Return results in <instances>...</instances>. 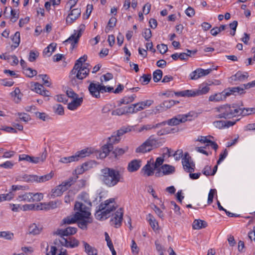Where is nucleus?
<instances>
[{
	"label": "nucleus",
	"instance_id": "obj_38",
	"mask_svg": "<svg viewBox=\"0 0 255 255\" xmlns=\"http://www.w3.org/2000/svg\"><path fill=\"white\" fill-rule=\"evenodd\" d=\"M106 203H101L98 207V209L96 211L95 216L96 219L99 220H101L102 218H100L101 216H102V214H101L102 212L106 210Z\"/></svg>",
	"mask_w": 255,
	"mask_h": 255
},
{
	"label": "nucleus",
	"instance_id": "obj_29",
	"mask_svg": "<svg viewBox=\"0 0 255 255\" xmlns=\"http://www.w3.org/2000/svg\"><path fill=\"white\" fill-rule=\"evenodd\" d=\"M83 243L85 251L88 255H97V251L96 248L90 246L89 244L84 241L83 242Z\"/></svg>",
	"mask_w": 255,
	"mask_h": 255
},
{
	"label": "nucleus",
	"instance_id": "obj_16",
	"mask_svg": "<svg viewBox=\"0 0 255 255\" xmlns=\"http://www.w3.org/2000/svg\"><path fill=\"white\" fill-rule=\"evenodd\" d=\"M82 217L81 213L77 211L75 214L67 216L63 219V223L65 224H71L75 223L77 222L78 219Z\"/></svg>",
	"mask_w": 255,
	"mask_h": 255
},
{
	"label": "nucleus",
	"instance_id": "obj_52",
	"mask_svg": "<svg viewBox=\"0 0 255 255\" xmlns=\"http://www.w3.org/2000/svg\"><path fill=\"white\" fill-rule=\"evenodd\" d=\"M53 110L54 112L59 115H63L64 114V108L60 104H56L54 106Z\"/></svg>",
	"mask_w": 255,
	"mask_h": 255
},
{
	"label": "nucleus",
	"instance_id": "obj_51",
	"mask_svg": "<svg viewBox=\"0 0 255 255\" xmlns=\"http://www.w3.org/2000/svg\"><path fill=\"white\" fill-rule=\"evenodd\" d=\"M25 75L29 77L32 78L34 76L36 75L37 74V72L35 70H33L31 68H26L23 71Z\"/></svg>",
	"mask_w": 255,
	"mask_h": 255
},
{
	"label": "nucleus",
	"instance_id": "obj_1",
	"mask_svg": "<svg viewBox=\"0 0 255 255\" xmlns=\"http://www.w3.org/2000/svg\"><path fill=\"white\" fill-rule=\"evenodd\" d=\"M100 179L108 187H113L118 183L123 182V177L120 171L112 168L106 167L101 169Z\"/></svg>",
	"mask_w": 255,
	"mask_h": 255
},
{
	"label": "nucleus",
	"instance_id": "obj_10",
	"mask_svg": "<svg viewBox=\"0 0 255 255\" xmlns=\"http://www.w3.org/2000/svg\"><path fill=\"white\" fill-rule=\"evenodd\" d=\"M105 203H106V210L102 212L101 214H102V216L100 217V218H104L107 219L109 216V214L114 210H116L117 208V205L115 201L114 198H111L108 200L105 201Z\"/></svg>",
	"mask_w": 255,
	"mask_h": 255
},
{
	"label": "nucleus",
	"instance_id": "obj_40",
	"mask_svg": "<svg viewBox=\"0 0 255 255\" xmlns=\"http://www.w3.org/2000/svg\"><path fill=\"white\" fill-rule=\"evenodd\" d=\"M41 246L43 247H46V255H56L57 251L58 249L55 246H50V250L49 252H48V245L47 243H43L41 244Z\"/></svg>",
	"mask_w": 255,
	"mask_h": 255
},
{
	"label": "nucleus",
	"instance_id": "obj_11",
	"mask_svg": "<svg viewBox=\"0 0 255 255\" xmlns=\"http://www.w3.org/2000/svg\"><path fill=\"white\" fill-rule=\"evenodd\" d=\"M123 209L122 208L118 209L115 213L113 218L110 221L111 225L116 228L120 227L123 220Z\"/></svg>",
	"mask_w": 255,
	"mask_h": 255
},
{
	"label": "nucleus",
	"instance_id": "obj_21",
	"mask_svg": "<svg viewBox=\"0 0 255 255\" xmlns=\"http://www.w3.org/2000/svg\"><path fill=\"white\" fill-rule=\"evenodd\" d=\"M175 105L174 100H171L168 101H165L156 107V110L159 112L163 111L167 109L170 108L172 106Z\"/></svg>",
	"mask_w": 255,
	"mask_h": 255
},
{
	"label": "nucleus",
	"instance_id": "obj_62",
	"mask_svg": "<svg viewBox=\"0 0 255 255\" xmlns=\"http://www.w3.org/2000/svg\"><path fill=\"white\" fill-rule=\"evenodd\" d=\"M0 237L7 240H11L13 237V234L9 232H0Z\"/></svg>",
	"mask_w": 255,
	"mask_h": 255
},
{
	"label": "nucleus",
	"instance_id": "obj_45",
	"mask_svg": "<svg viewBox=\"0 0 255 255\" xmlns=\"http://www.w3.org/2000/svg\"><path fill=\"white\" fill-rule=\"evenodd\" d=\"M181 115L182 116V120H184V123L187 121H191L192 118L197 117V114L194 112H190L188 114Z\"/></svg>",
	"mask_w": 255,
	"mask_h": 255
},
{
	"label": "nucleus",
	"instance_id": "obj_6",
	"mask_svg": "<svg viewBox=\"0 0 255 255\" xmlns=\"http://www.w3.org/2000/svg\"><path fill=\"white\" fill-rule=\"evenodd\" d=\"M78 176L76 177H70L67 180L63 182L61 184L58 185L56 188L52 190V196L58 197L61 196L62 193L66 191L69 187L73 184L78 178Z\"/></svg>",
	"mask_w": 255,
	"mask_h": 255
},
{
	"label": "nucleus",
	"instance_id": "obj_23",
	"mask_svg": "<svg viewBox=\"0 0 255 255\" xmlns=\"http://www.w3.org/2000/svg\"><path fill=\"white\" fill-rule=\"evenodd\" d=\"M162 123H165V125L168 124L169 126H176L180 123H184V120H182V116L178 115L173 118L168 120L167 121H164Z\"/></svg>",
	"mask_w": 255,
	"mask_h": 255
},
{
	"label": "nucleus",
	"instance_id": "obj_30",
	"mask_svg": "<svg viewBox=\"0 0 255 255\" xmlns=\"http://www.w3.org/2000/svg\"><path fill=\"white\" fill-rule=\"evenodd\" d=\"M153 103V100H147L145 101L135 104V105H137V107L136 108L137 112L143 110L146 107H149Z\"/></svg>",
	"mask_w": 255,
	"mask_h": 255
},
{
	"label": "nucleus",
	"instance_id": "obj_22",
	"mask_svg": "<svg viewBox=\"0 0 255 255\" xmlns=\"http://www.w3.org/2000/svg\"><path fill=\"white\" fill-rule=\"evenodd\" d=\"M128 147L127 146H124L123 148L117 147L114 148L112 150V154L116 159H119L121 156L128 152Z\"/></svg>",
	"mask_w": 255,
	"mask_h": 255
},
{
	"label": "nucleus",
	"instance_id": "obj_46",
	"mask_svg": "<svg viewBox=\"0 0 255 255\" xmlns=\"http://www.w3.org/2000/svg\"><path fill=\"white\" fill-rule=\"evenodd\" d=\"M76 153L78 154L79 159H80L81 158L89 156L92 152L90 149L86 148L77 151Z\"/></svg>",
	"mask_w": 255,
	"mask_h": 255
},
{
	"label": "nucleus",
	"instance_id": "obj_17",
	"mask_svg": "<svg viewBox=\"0 0 255 255\" xmlns=\"http://www.w3.org/2000/svg\"><path fill=\"white\" fill-rule=\"evenodd\" d=\"M77 229L75 227H68L65 229H59L56 234L60 236V239L64 236H68L70 235H74L76 233Z\"/></svg>",
	"mask_w": 255,
	"mask_h": 255
},
{
	"label": "nucleus",
	"instance_id": "obj_54",
	"mask_svg": "<svg viewBox=\"0 0 255 255\" xmlns=\"http://www.w3.org/2000/svg\"><path fill=\"white\" fill-rule=\"evenodd\" d=\"M31 197H32V202H38L41 201L43 198V195L42 193H31Z\"/></svg>",
	"mask_w": 255,
	"mask_h": 255
},
{
	"label": "nucleus",
	"instance_id": "obj_50",
	"mask_svg": "<svg viewBox=\"0 0 255 255\" xmlns=\"http://www.w3.org/2000/svg\"><path fill=\"white\" fill-rule=\"evenodd\" d=\"M162 77V71L160 69L155 70L153 73V79L154 82H159Z\"/></svg>",
	"mask_w": 255,
	"mask_h": 255
},
{
	"label": "nucleus",
	"instance_id": "obj_53",
	"mask_svg": "<svg viewBox=\"0 0 255 255\" xmlns=\"http://www.w3.org/2000/svg\"><path fill=\"white\" fill-rule=\"evenodd\" d=\"M164 158L163 156L162 157H158L156 159L155 162L152 163L153 166H154L155 171H156L157 169L160 167L159 166L163 164Z\"/></svg>",
	"mask_w": 255,
	"mask_h": 255
},
{
	"label": "nucleus",
	"instance_id": "obj_60",
	"mask_svg": "<svg viewBox=\"0 0 255 255\" xmlns=\"http://www.w3.org/2000/svg\"><path fill=\"white\" fill-rule=\"evenodd\" d=\"M142 34L146 41H148L152 36L151 31L149 28L144 29Z\"/></svg>",
	"mask_w": 255,
	"mask_h": 255
},
{
	"label": "nucleus",
	"instance_id": "obj_31",
	"mask_svg": "<svg viewBox=\"0 0 255 255\" xmlns=\"http://www.w3.org/2000/svg\"><path fill=\"white\" fill-rule=\"evenodd\" d=\"M238 110H240L238 116L244 117L255 114V108H238Z\"/></svg>",
	"mask_w": 255,
	"mask_h": 255
},
{
	"label": "nucleus",
	"instance_id": "obj_63",
	"mask_svg": "<svg viewBox=\"0 0 255 255\" xmlns=\"http://www.w3.org/2000/svg\"><path fill=\"white\" fill-rule=\"evenodd\" d=\"M173 130V129H171L169 128H164L161 129L160 130L158 131L157 132V134L158 136L165 135V134L171 133V131Z\"/></svg>",
	"mask_w": 255,
	"mask_h": 255
},
{
	"label": "nucleus",
	"instance_id": "obj_26",
	"mask_svg": "<svg viewBox=\"0 0 255 255\" xmlns=\"http://www.w3.org/2000/svg\"><path fill=\"white\" fill-rule=\"evenodd\" d=\"M154 170L155 169L154 166L152 167L151 166V160L147 161V164L142 168V171L147 176H150L153 175L154 173L155 174V172H154Z\"/></svg>",
	"mask_w": 255,
	"mask_h": 255
},
{
	"label": "nucleus",
	"instance_id": "obj_14",
	"mask_svg": "<svg viewBox=\"0 0 255 255\" xmlns=\"http://www.w3.org/2000/svg\"><path fill=\"white\" fill-rule=\"evenodd\" d=\"M99 87V83L98 82L97 83H95L94 82L90 83L88 87V90L93 97L97 99L101 97Z\"/></svg>",
	"mask_w": 255,
	"mask_h": 255
},
{
	"label": "nucleus",
	"instance_id": "obj_49",
	"mask_svg": "<svg viewBox=\"0 0 255 255\" xmlns=\"http://www.w3.org/2000/svg\"><path fill=\"white\" fill-rule=\"evenodd\" d=\"M137 107V105L132 104L130 106H126L124 107V109L125 111V114H133L137 112V110L136 108Z\"/></svg>",
	"mask_w": 255,
	"mask_h": 255
},
{
	"label": "nucleus",
	"instance_id": "obj_64",
	"mask_svg": "<svg viewBox=\"0 0 255 255\" xmlns=\"http://www.w3.org/2000/svg\"><path fill=\"white\" fill-rule=\"evenodd\" d=\"M1 202L6 200H10L13 197V194L10 192L8 194H0Z\"/></svg>",
	"mask_w": 255,
	"mask_h": 255
},
{
	"label": "nucleus",
	"instance_id": "obj_13",
	"mask_svg": "<svg viewBox=\"0 0 255 255\" xmlns=\"http://www.w3.org/2000/svg\"><path fill=\"white\" fill-rule=\"evenodd\" d=\"M70 13L68 15L66 19V22L67 24H71L73 23L81 14V9L80 8L70 9Z\"/></svg>",
	"mask_w": 255,
	"mask_h": 255
},
{
	"label": "nucleus",
	"instance_id": "obj_41",
	"mask_svg": "<svg viewBox=\"0 0 255 255\" xmlns=\"http://www.w3.org/2000/svg\"><path fill=\"white\" fill-rule=\"evenodd\" d=\"M11 39L12 41L14 43V45H12L11 47H13L14 48L17 47L20 41V32L18 31L16 32L11 37Z\"/></svg>",
	"mask_w": 255,
	"mask_h": 255
},
{
	"label": "nucleus",
	"instance_id": "obj_32",
	"mask_svg": "<svg viewBox=\"0 0 255 255\" xmlns=\"http://www.w3.org/2000/svg\"><path fill=\"white\" fill-rule=\"evenodd\" d=\"M165 126V123H159L155 125H152V124H148L143 125L142 126L140 129L139 131H142L144 130H150L152 128H158L161 126Z\"/></svg>",
	"mask_w": 255,
	"mask_h": 255
},
{
	"label": "nucleus",
	"instance_id": "obj_44",
	"mask_svg": "<svg viewBox=\"0 0 255 255\" xmlns=\"http://www.w3.org/2000/svg\"><path fill=\"white\" fill-rule=\"evenodd\" d=\"M56 44L55 43H51L49 44L46 48H45L43 51V54L45 55H48L50 56L53 52H54L56 49Z\"/></svg>",
	"mask_w": 255,
	"mask_h": 255
},
{
	"label": "nucleus",
	"instance_id": "obj_33",
	"mask_svg": "<svg viewBox=\"0 0 255 255\" xmlns=\"http://www.w3.org/2000/svg\"><path fill=\"white\" fill-rule=\"evenodd\" d=\"M203 69L198 68L192 72L190 74V78L192 80H197L203 76H204Z\"/></svg>",
	"mask_w": 255,
	"mask_h": 255
},
{
	"label": "nucleus",
	"instance_id": "obj_2",
	"mask_svg": "<svg viewBox=\"0 0 255 255\" xmlns=\"http://www.w3.org/2000/svg\"><path fill=\"white\" fill-rule=\"evenodd\" d=\"M89 209V207L84 205L82 203L77 201L75 203L74 210L80 211L82 216V217L77 221L78 226L83 230H87L88 224L93 222Z\"/></svg>",
	"mask_w": 255,
	"mask_h": 255
},
{
	"label": "nucleus",
	"instance_id": "obj_58",
	"mask_svg": "<svg viewBox=\"0 0 255 255\" xmlns=\"http://www.w3.org/2000/svg\"><path fill=\"white\" fill-rule=\"evenodd\" d=\"M59 204H60V202L59 201H51L48 203H46V205H47L46 207L48 208L46 209V210L56 208L57 205Z\"/></svg>",
	"mask_w": 255,
	"mask_h": 255
},
{
	"label": "nucleus",
	"instance_id": "obj_36",
	"mask_svg": "<svg viewBox=\"0 0 255 255\" xmlns=\"http://www.w3.org/2000/svg\"><path fill=\"white\" fill-rule=\"evenodd\" d=\"M42 228L41 227L38 226L35 224H32L29 227V233L33 235L39 234L41 231Z\"/></svg>",
	"mask_w": 255,
	"mask_h": 255
},
{
	"label": "nucleus",
	"instance_id": "obj_3",
	"mask_svg": "<svg viewBox=\"0 0 255 255\" xmlns=\"http://www.w3.org/2000/svg\"><path fill=\"white\" fill-rule=\"evenodd\" d=\"M219 114L216 116L218 119H231L238 116L240 110L236 105H225L215 108Z\"/></svg>",
	"mask_w": 255,
	"mask_h": 255
},
{
	"label": "nucleus",
	"instance_id": "obj_5",
	"mask_svg": "<svg viewBox=\"0 0 255 255\" xmlns=\"http://www.w3.org/2000/svg\"><path fill=\"white\" fill-rule=\"evenodd\" d=\"M162 145L158 139L154 138L153 135L149 137L143 143L135 149L136 153H145L157 148Z\"/></svg>",
	"mask_w": 255,
	"mask_h": 255
},
{
	"label": "nucleus",
	"instance_id": "obj_19",
	"mask_svg": "<svg viewBox=\"0 0 255 255\" xmlns=\"http://www.w3.org/2000/svg\"><path fill=\"white\" fill-rule=\"evenodd\" d=\"M76 34L77 32L76 30H75L74 33L63 42L65 44H67V43L71 44L72 49H73L76 47V45L78 43L80 38L79 35H76Z\"/></svg>",
	"mask_w": 255,
	"mask_h": 255
},
{
	"label": "nucleus",
	"instance_id": "obj_55",
	"mask_svg": "<svg viewBox=\"0 0 255 255\" xmlns=\"http://www.w3.org/2000/svg\"><path fill=\"white\" fill-rule=\"evenodd\" d=\"M33 87L32 90H34L38 94H41L43 89H44V88L43 85L40 84L38 83H35L34 84V87Z\"/></svg>",
	"mask_w": 255,
	"mask_h": 255
},
{
	"label": "nucleus",
	"instance_id": "obj_28",
	"mask_svg": "<svg viewBox=\"0 0 255 255\" xmlns=\"http://www.w3.org/2000/svg\"><path fill=\"white\" fill-rule=\"evenodd\" d=\"M207 226V222L200 219L195 220L192 224V228L195 230L205 228Z\"/></svg>",
	"mask_w": 255,
	"mask_h": 255
},
{
	"label": "nucleus",
	"instance_id": "obj_57",
	"mask_svg": "<svg viewBox=\"0 0 255 255\" xmlns=\"http://www.w3.org/2000/svg\"><path fill=\"white\" fill-rule=\"evenodd\" d=\"M131 130L130 128L128 127H122L120 129L118 130L116 132V134L119 137H121L122 135L130 131Z\"/></svg>",
	"mask_w": 255,
	"mask_h": 255
},
{
	"label": "nucleus",
	"instance_id": "obj_12",
	"mask_svg": "<svg viewBox=\"0 0 255 255\" xmlns=\"http://www.w3.org/2000/svg\"><path fill=\"white\" fill-rule=\"evenodd\" d=\"M191 160V157L189 156V154L188 152H185L184 153V157L182 158V165L184 168V169L187 171V172L191 173L194 171V164L193 162H191L190 160Z\"/></svg>",
	"mask_w": 255,
	"mask_h": 255
},
{
	"label": "nucleus",
	"instance_id": "obj_61",
	"mask_svg": "<svg viewBox=\"0 0 255 255\" xmlns=\"http://www.w3.org/2000/svg\"><path fill=\"white\" fill-rule=\"evenodd\" d=\"M54 99L58 102H61V103H63L64 104H66L68 101V99H67V96L64 95H57L55 96Z\"/></svg>",
	"mask_w": 255,
	"mask_h": 255
},
{
	"label": "nucleus",
	"instance_id": "obj_34",
	"mask_svg": "<svg viewBox=\"0 0 255 255\" xmlns=\"http://www.w3.org/2000/svg\"><path fill=\"white\" fill-rule=\"evenodd\" d=\"M210 90V88L207 85H201L198 89L195 90L196 96L207 94Z\"/></svg>",
	"mask_w": 255,
	"mask_h": 255
},
{
	"label": "nucleus",
	"instance_id": "obj_47",
	"mask_svg": "<svg viewBox=\"0 0 255 255\" xmlns=\"http://www.w3.org/2000/svg\"><path fill=\"white\" fill-rule=\"evenodd\" d=\"M87 59V56L86 55H84L83 56L79 58L78 60H76V63L74 64V70L80 67H83L82 63L86 61Z\"/></svg>",
	"mask_w": 255,
	"mask_h": 255
},
{
	"label": "nucleus",
	"instance_id": "obj_42",
	"mask_svg": "<svg viewBox=\"0 0 255 255\" xmlns=\"http://www.w3.org/2000/svg\"><path fill=\"white\" fill-rule=\"evenodd\" d=\"M17 199L19 201H25L28 202H32L31 193H26L23 195H19Z\"/></svg>",
	"mask_w": 255,
	"mask_h": 255
},
{
	"label": "nucleus",
	"instance_id": "obj_37",
	"mask_svg": "<svg viewBox=\"0 0 255 255\" xmlns=\"http://www.w3.org/2000/svg\"><path fill=\"white\" fill-rule=\"evenodd\" d=\"M186 52H183L179 53V59L181 60H187L188 58L191 57L192 54H194L196 53L197 51H192L186 49Z\"/></svg>",
	"mask_w": 255,
	"mask_h": 255
},
{
	"label": "nucleus",
	"instance_id": "obj_20",
	"mask_svg": "<svg viewBox=\"0 0 255 255\" xmlns=\"http://www.w3.org/2000/svg\"><path fill=\"white\" fill-rule=\"evenodd\" d=\"M141 160L140 159H134L128 163V170L129 172H133L137 170L141 166Z\"/></svg>",
	"mask_w": 255,
	"mask_h": 255
},
{
	"label": "nucleus",
	"instance_id": "obj_7",
	"mask_svg": "<svg viewBox=\"0 0 255 255\" xmlns=\"http://www.w3.org/2000/svg\"><path fill=\"white\" fill-rule=\"evenodd\" d=\"M121 139V137H119L115 133L108 138L107 144L102 147L103 153L105 154L104 157L107 156L114 149L113 145L118 143Z\"/></svg>",
	"mask_w": 255,
	"mask_h": 255
},
{
	"label": "nucleus",
	"instance_id": "obj_35",
	"mask_svg": "<svg viewBox=\"0 0 255 255\" xmlns=\"http://www.w3.org/2000/svg\"><path fill=\"white\" fill-rule=\"evenodd\" d=\"M53 174H54L52 173V172H51L49 174L41 176L35 175V176L37 177V179H35L34 181H36L37 182H44L46 181H48L52 178Z\"/></svg>",
	"mask_w": 255,
	"mask_h": 255
},
{
	"label": "nucleus",
	"instance_id": "obj_24",
	"mask_svg": "<svg viewBox=\"0 0 255 255\" xmlns=\"http://www.w3.org/2000/svg\"><path fill=\"white\" fill-rule=\"evenodd\" d=\"M35 179H36L37 177L35 176V175L27 174L18 175L15 178L16 181H23L26 182H33Z\"/></svg>",
	"mask_w": 255,
	"mask_h": 255
},
{
	"label": "nucleus",
	"instance_id": "obj_27",
	"mask_svg": "<svg viewBox=\"0 0 255 255\" xmlns=\"http://www.w3.org/2000/svg\"><path fill=\"white\" fill-rule=\"evenodd\" d=\"M146 220L150 224L151 227L154 231H156L158 229L159 226L158 222L155 220V218L151 214H148L146 216Z\"/></svg>",
	"mask_w": 255,
	"mask_h": 255
},
{
	"label": "nucleus",
	"instance_id": "obj_43",
	"mask_svg": "<svg viewBox=\"0 0 255 255\" xmlns=\"http://www.w3.org/2000/svg\"><path fill=\"white\" fill-rule=\"evenodd\" d=\"M80 199L83 201L85 204H87L89 206V207L92 206V203L89 199V196L88 193L86 192H82L80 195Z\"/></svg>",
	"mask_w": 255,
	"mask_h": 255
},
{
	"label": "nucleus",
	"instance_id": "obj_48",
	"mask_svg": "<svg viewBox=\"0 0 255 255\" xmlns=\"http://www.w3.org/2000/svg\"><path fill=\"white\" fill-rule=\"evenodd\" d=\"M238 93L240 94H244L245 93V91H243V89L242 88V86L241 87H233L230 90V92H227L225 94V95L226 96H229L232 93Z\"/></svg>",
	"mask_w": 255,
	"mask_h": 255
},
{
	"label": "nucleus",
	"instance_id": "obj_18",
	"mask_svg": "<svg viewBox=\"0 0 255 255\" xmlns=\"http://www.w3.org/2000/svg\"><path fill=\"white\" fill-rule=\"evenodd\" d=\"M59 242L62 246L66 247L74 248L77 247L79 244L78 241L75 239H70L68 240L64 237H61V239H59Z\"/></svg>",
	"mask_w": 255,
	"mask_h": 255
},
{
	"label": "nucleus",
	"instance_id": "obj_9",
	"mask_svg": "<svg viewBox=\"0 0 255 255\" xmlns=\"http://www.w3.org/2000/svg\"><path fill=\"white\" fill-rule=\"evenodd\" d=\"M175 172V168L174 166L168 165L164 164L157 169L155 172V176L157 177L163 176L165 175H169Z\"/></svg>",
	"mask_w": 255,
	"mask_h": 255
},
{
	"label": "nucleus",
	"instance_id": "obj_15",
	"mask_svg": "<svg viewBox=\"0 0 255 255\" xmlns=\"http://www.w3.org/2000/svg\"><path fill=\"white\" fill-rule=\"evenodd\" d=\"M249 76L247 72L242 73L241 71H239L230 78V82L231 83L236 81L243 82L247 79Z\"/></svg>",
	"mask_w": 255,
	"mask_h": 255
},
{
	"label": "nucleus",
	"instance_id": "obj_59",
	"mask_svg": "<svg viewBox=\"0 0 255 255\" xmlns=\"http://www.w3.org/2000/svg\"><path fill=\"white\" fill-rule=\"evenodd\" d=\"M38 77L41 78L43 81V84L47 87H49L51 85V82L49 81V77L46 74H40Z\"/></svg>",
	"mask_w": 255,
	"mask_h": 255
},
{
	"label": "nucleus",
	"instance_id": "obj_56",
	"mask_svg": "<svg viewBox=\"0 0 255 255\" xmlns=\"http://www.w3.org/2000/svg\"><path fill=\"white\" fill-rule=\"evenodd\" d=\"M39 52L37 51H30L28 57V60L30 62H34L39 56Z\"/></svg>",
	"mask_w": 255,
	"mask_h": 255
},
{
	"label": "nucleus",
	"instance_id": "obj_4",
	"mask_svg": "<svg viewBox=\"0 0 255 255\" xmlns=\"http://www.w3.org/2000/svg\"><path fill=\"white\" fill-rule=\"evenodd\" d=\"M89 64L86 63L83 65V67H80L76 69L74 71V67L71 71L70 73V82L73 86H77L80 82L78 80L81 81L86 78L89 73L90 69L88 67Z\"/></svg>",
	"mask_w": 255,
	"mask_h": 255
},
{
	"label": "nucleus",
	"instance_id": "obj_8",
	"mask_svg": "<svg viewBox=\"0 0 255 255\" xmlns=\"http://www.w3.org/2000/svg\"><path fill=\"white\" fill-rule=\"evenodd\" d=\"M47 156V152L46 148H45L44 151L42 153L40 156L39 157H33L31 156L26 154H21L19 156V160H25L28 161L29 162H31L32 163H38L40 162H43L46 159Z\"/></svg>",
	"mask_w": 255,
	"mask_h": 255
},
{
	"label": "nucleus",
	"instance_id": "obj_39",
	"mask_svg": "<svg viewBox=\"0 0 255 255\" xmlns=\"http://www.w3.org/2000/svg\"><path fill=\"white\" fill-rule=\"evenodd\" d=\"M136 97L135 95H132L130 97H125L118 101V106H120L122 104H128L132 102Z\"/></svg>",
	"mask_w": 255,
	"mask_h": 255
},
{
	"label": "nucleus",
	"instance_id": "obj_25",
	"mask_svg": "<svg viewBox=\"0 0 255 255\" xmlns=\"http://www.w3.org/2000/svg\"><path fill=\"white\" fill-rule=\"evenodd\" d=\"M82 102L83 98L82 97L76 98L68 104L67 108L70 110L74 111L79 107L82 104Z\"/></svg>",
	"mask_w": 255,
	"mask_h": 255
}]
</instances>
